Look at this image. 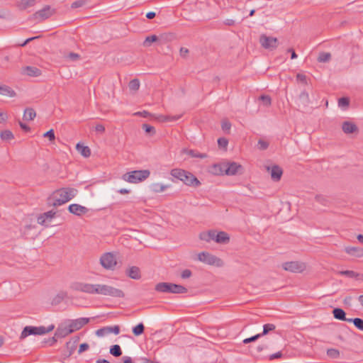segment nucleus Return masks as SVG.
I'll return each mask as SVG.
<instances>
[{"label": "nucleus", "instance_id": "nucleus-9", "mask_svg": "<svg viewBox=\"0 0 363 363\" xmlns=\"http://www.w3.org/2000/svg\"><path fill=\"white\" fill-rule=\"evenodd\" d=\"M72 289L74 291L86 293L89 294H94L95 284L85 283V282H76L72 284Z\"/></svg>", "mask_w": 363, "mask_h": 363}, {"label": "nucleus", "instance_id": "nucleus-11", "mask_svg": "<svg viewBox=\"0 0 363 363\" xmlns=\"http://www.w3.org/2000/svg\"><path fill=\"white\" fill-rule=\"evenodd\" d=\"M181 181L188 186H199L201 184L199 180L193 174L187 171L183 178H181Z\"/></svg>", "mask_w": 363, "mask_h": 363}, {"label": "nucleus", "instance_id": "nucleus-29", "mask_svg": "<svg viewBox=\"0 0 363 363\" xmlns=\"http://www.w3.org/2000/svg\"><path fill=\"white\" fill-rule=\"evenodd\" d=\"M182 117V115H176V116H159L157 118L162 122L165 121H175L179 120Z\"/></svg>", "mask_w": 363, "mask_h": 363}, {"label": "nucleus", "instance_id": "nucleus-33", "mask_svg": "<svg viewBox=\"0 0 363 363\" xmlns=\"http://www.w3.org/2000/svg\"><path fill=\"white\" fill-rule=\"evenodd\" d=\"M35 111L33 108H28L24 111L23 118L31 121L35 118Z\"/></svg>", "mask_w": 363, "mask_h": 363}, {"label": "nucleus", "instance_id": "nucleus-59", "mask_svg": "<svg viewBox=\"0 0 363 363\" xmlns=\"http://www.w3.org/2000/svg\"><path fill=\"white\" fill-rule=\"evenodd\" d=\"M89 346L87 343H82L79 345L78 352L80 354L89 349Z\"/></svg>", "mask_w": 363, "mask_h": 363}, {"label": "nucleus", "instance_id": "nucleus-39", "mask_svg": "<svg viewBox=\"0 0 363 363\" xmlns=\"http://www.w3.org/2000/svg\"><path fill=\"white\" fill-rule=\"evenodd\" d=\"M130 90L136 91L140 88V81L138 79H132L128 84Z\"/></svg>", "mask_w": 363, "mask_h": 363}, {"label": "nucleus", "instance_id": "nucleus-2", "mask_svg": "<svg viewBox=\"0 0 363 363\" xmlns=\"http://www.w3.org/2000/svg\"><path fill=\"white\" fill-rule=\"evenodd\" d=\"M94 294L115 298H122L124 296V293L121 289L107 284H95Z\"/></svg>", "mask_w": 363, "mask_h": 363}, {"label": "nucleus", "instance_id": "nucleus-12", "mask_svg": "<svg viewBox=\"0 0 363 363\" xmlns=\"http://www.w3.org/2000/svg\"><path fill=\"white\" fill-rule=\"evenodd\" d=\"M72 333V330L69 328V325L66 321L63 324H61L58 326L55 331V336L57 337L62 338Z\"/></svg>", "mask_w": 363, "mask_h": 363}, {"label": "nucleus", "instance_id": "nucleus-62", "mask_svg": "<svg viewBox=\"0 0 363 363\" xmlns=\"http://www.w3.org/2000/svg\"><path fill=\"white\" fill-rule=\"evenodd\" d=\"M296 79L298 81L303 82L304 84L306 83V77L304 74H297Z\"/></svg>", "mask_w": 363, "mask_h": 363}, {"label": "nucleus", "instance_id": "nucleus-50", "mask_svg": "<svg viewBox=\"0 0 363 363\" xmlns=\"http://www.w3.org/2000/svg\"><path fill=\"white\" fill-rule=\"evenodd\" d=\"M210 234L208 233V232H203V233H201L200 235H199V238L202 240H204V241H206V242H210L211 240H210Z\"/></svg>", "mask_w": 363, "mask_h": 363}, {"label": "nucleus", "instance_id": "nucleus-17", "mask_svg": "<svg viewBox=\"0 0 363 363\" xmlns=\"http://www.w3.org/2000/svg\"><path fill=\"white\" fill-rule=\"evenodd\" d=\"M342 128L343 132L346 134L353 133L357 131V125L349 121H345L342 123Z\"/></svg>", "mask_w": 363, "mask_h": 363}, {"label": "nucleus", "instance_id": "nucleus-21", "mask_svg": "<svg viewBox=\"0 0 363 363\" xmlns=\"http://www.w3.org/2000/svg\"><path fill=\"white\" fill-rule=\"evenodd\" d=\"M215 238L216 242L220 244H226L230 241L228 234L224 231L218 232Z\"/></svg>", "mask_w": 363, "mask_h": 363}, {"label": "nucleus", "instance_id": "nucleus-22", "mask_svg": "<svg viewBox=\"0 0 363 363\" xmlns=\"http://www.w3.org/2000/svg\"><path fill=\"white\" fill-rule=\"evenodd\" d=\"M333 316L335 319L346 321L349 318H346V313L345 312L340 308H335L333 311Z\"/></svg>", "mask_w": 363, "mask_h": 363}, {"label": "nucleus", "instance_id": "nucleus-47", "mask_svg": "<svg viewBox=\"0 0 363 363\" xmlns=\"http://www.w3.org/2000/svg\"><path fill=\"white\" fill-rule=\"evenodd\" d=\"M350 101L347 98L342 97L338 100V105L340 107H347L349 106Z\"/></svg>", "mask_w": 363, "mask_h": 363}, {"label": "nucleus", "instance_id": "nucleus-45", "mask_svg": "<svg viewBox=\"0 0 363 363\" xmlns=\"http://www.w3.org/2000/svg\"><path fill=\"white\" fill-rule=\"evenodd\" d=\"M259 100H261L263 102L264 105L266 106H269L271 105V103H272L271 98H270V96H269L267 95H262L259 97Z\"/></svg>", "mask_w": 363, "mask_h": 363}, {"label": "nucleus", "instance_id": "nucleus-8", "mask_svg": "<svg viewBox=\"0 0 363 363\" xmlns=\"http://www.w3.org/2000/svg\"><path fill=\"white\" fill-rule=\"evenodd\" d=\"M259 43L262 46L267 50H273L278 46V40L277 38L262 35L259 38Z\"/></svg>", "mask_w": 363, "mask_h": 363}, {"label": "nucleus", "instance_id": "nucleus-24", "mask_svg": "<svg viewBox=\"0 0 363 363\" xmlns=\"http://www.w3.org/2000/svg\"><path fill=\"white\" fill-rule=\"evenodd\" d=\"M0 94L10 97H13L16 96L15 91L9 86L6 85L0 86Z\"/></svg>", "mask_w": 363, "mask_h": 363}, {"label": "nucleus", "instance_id": "nucleus-56", "mask_svg": "<svg viewBox=\"0 0 363 363\" xmlns=\"http://www.w3.org/2000/svg\"><path fill=\"white\" fill-rule=\"evenodd\" d=\"M58 338L59 337H57L55 335L50 338H47V345L50 346L53 345L57 341Z\"/></svg>", "mask_w": 363, "mask_h": 363}, {"label": "nucleus", "instance_id": "nucleus-57", "mask_svg": "<svg viewBox=\"0 0 363 363\" xmlns=\"http://www.w3.org/2000/svg\"><path fill=\"white\" fill-rule=\"evenodd\" d=\"M39 38H40V36H35V37L29 38L26 39L23 43H18V45L23 47V46L26 45L28 43H30L35 39H38Z\"/></svg>", "mask_w": 363, "mask_h": 363}, {"label": "nucleus", "instance_id": "nucleus-16", "mask_svg": "<svg viewBox=\"0 0 363 363\" xmlns=\"http://www.w3.org/2000/svg\"><path fill=\"white\" fill-rule=\"evenodd\" d=\"M345 251L348 255L355 257H363V248L359 247H346L345 248Z\"/></svg>", "mask_w": 363, "mask_h": 363}, {"label": "nucleus", "instance_id": "nucleus-53", "mask_svg": "<svg viewBox=\"0 0 363 363\" xmlns=\"http://www.w3.org/2000/svg\"><path fill=\"white\" fill-rule=\"evenodd\" d=\"M94 128L95 131L99 134H103L105 132V127L102 124H97Z\"/></svg>", "mask_w": 363, "mask_h": 363}, {"label": "nucleus", "instance_id": "nucleus-54", "mask_svg": "<svg viewBox=\"0 0 363 363\" xmlns=\"http://www.w3.org/2000/svg\"><path fill=\"white\" fill-rule=\"evenodd\" d=\"M191 274H192V273H191V270L184 269L181 274V277L182 279H188L191 276Z\"/></svg>", "mask_w": 363, "mask_h": 363}, {"label": "nucleus", "instance_id": "nucleus-49", "mask_svg": "<svg viewBox=\"0 0 363 363\" xmlns=\"http://www.w3.org/2000/svg\"><path fill=\"white\" fill-rule=\"evenodd\" d=\"M85 1L84 0H78L74 2H73L71 5V8L72 9H77L82 7L84 5Z\"/></svg>", "mask_w": 363, "mask_h": 363}, {"label": "nucleus", "instance_id": "nucleus-1", "mask_svg": "<svg viewBox=\"0 0 363 363\" xmlns=\"http://www.w3.org/2000/svg\"><path fill=\"white\" fill-rule=\"evenodd\" d=\"M77 190L74 188H62L55 191L48 199V204L53 206H61L76 196Z\"/></svg>", "mask_w": 363, "mask_h": 363}, {"label": "nucleus", "instance_id": "nucleus-43", "mask_svg": "<svg viewBox=\"0 0 363 363\" xmlns=\"http://www.w3.org/2000/svg\"><path fill=\"white\" fill-rule=\"evenodd\" d=\"M143 129L145 131L146 133L150 134L151 135L155 134V129L153 126L150 125L148 124H143Z\"/></svg>", "mask_w": 363, "mask_h": 363}, {"label": "nucleus", "instance_id": "nucleus-58", "mask_svg": "<svg viewBox=\"0 0 363 363\" xmlns=\"http://www.w3.org/2000/svg\"><path fill=\"white\" fill-rule=\"evenodd\" d=\"M47 138L49 139V140L52 141L55 140V133L53 129H50L47 131Z\"/></svg>", "mask_w": 363, "mask_h": 363}, {"label": "nucleus", "instance_id": "nucleus-13", "mask_svg": "<svg viewBox=\"0 0 363 363\" xmlns=\"http://www.w3.org/2000/svg\"><path fill=\"white\" fill-rule=\"evenodd\" d=\"M68 211L69 213L75 216H81L86 214L89 211V209L86 207L79 204L73 203L69 206Z\"/></svg>", "mask_w": 363, "mask_h": 363}, {"label": "nucleus", "instance_id": "nucleus-35", "mask_svg": "<svg viewBox=\"0 0 363 363\" xmlns=\"http://www.w3.org/2000/svg\"><path fill=\"white\" fill-rule=\"evenodd\" d=\"M110 353L114 357H120L122 354V351L118 345H114L110 348Z\"/></svg>", "mask_w": 363, "mask_h": 363}, {"label": "nucleus", "instance_id": "nucleus-41", "mask_svg": "<svg viewBox=\"0 0 363 363\" xmlns=\"http://www.w3.org/2000/svg\"><path fill=\"white\" fill-rule=\"evenodd\" d=\"M0 136L3 140H10L13 138L12 132L9 130L2 131L0 134Z\"/></svg>", "mask_w": 363, "mask_h": 363}, {"label": "nucleus", "instance_id": "nucleus-52", "mask_svg": "<svg viewBox=\"0 0 363 363\" xmlns=\"http://www.w3.org/2000/svg\"><path fill=\"white\" fill-rule=\"evenodd\" d=\"M339 273L340 274L345 275L350 277H354L356 275V273L354 271L350 270L341 271Z\"/></svg>", "mask_w": 363, "mask_h": 363}, {"label": "nucleus", "instance_id": "nucleus-26", "mask_svg": "<svg viewBox=\"0 0 363 363\" xmlns=\"http://www.w3.org/2000/svg\"><path fill=\"white\" fill-rule=\"evenodd\" d=\"M67 294L65 292L61 291L58 293L57 295L51 301V304L52 306H57L60 303L63 299L66 297Z\"/></svg>", "mask_w": 363, "mask_h": 363}, {"label": "nucleus", "instance_id": "nucleus-38", "mask_svg": "<svg viewBox=\"0 0 363 363\" xmlns=\"http://www.w3.org/2000/svg\"><path fill=\"white\" fill-rule=\"evenodd\" d=\"M35 2V0H21L18 6L21 9H26L30 6H33Z\"/></svg>", "mask_w": 363, "mask_h": 363}, {"label": "nucleus", "instance_id": "nucleus-36", "mask_svg": "<svg viewBox=\"0 0 363 363\" xmlns=\"http://www.w3.org/2000/svg\"><path fill=\"white\" fill-rule=\"evenodd\" d=\"M158 40V38L155 35L147 36L143 42L144 47H150L152 43H155Z\"/></svg>", "mask_w": 363, "mask_h": 363}, {"label": "nucleus", "instance_id": "nucleus-37", "mask_svg": "<svg viewBox=\"0 0 363 363\" xmlns=\"http://www.w3.org/2000/svg\"><path fill=\"white\" fill-rule=\"evenodd\" d=\"M145 326L140 323L133 328V333L135 336H139L144 333Z\"/></svg>", "mask_w": 363, "mask_h": 363}, {"label": "nucleus", "instance_id": "nucleus-5", "mask_svg": "<svg viewBox=\"0 0 363 363\" xmlns=\"http://www.w3.org/2000/svg\"><path fill=\"white\" fill-rule=\"evenodd\" d=\"M101 265L106 270H113L117 264L116 254L114 252H105L100 259Z\"/></svg>", "mask_w": 363, "mask_h": 363}, {"label": "nucleus", "instance_id": "nucleus-55", "mask_svg": "<svg viewBox=\"0 0 363 363\" xmlns=\"http://www.w3.org/2000/svg\"><path fill=\"white\" fill-rule=\"evenodd\" d=\"M269 146V144L268 143L264 141V140H259L258 141V147H259V149L260 150H265Z\"/></svg>", "mask_w": 363, "mask_h": 363}, {"label": "nucleus", "instance_id": "nucleus-48", "mask_svg": "<svg viewBox=\"0 0 363 363\" xmlns=\"http://www.w3.org/2000/svg\"><path fill=\"white\" fill-rule=\"evenodd\" d=\"M260 337V335L259 334H257L255 335H253L250 337H248V338H245V340H243L242 342L244 344H248L250 342H255L257 340H258Z\"/></svg>", "mask_w": 363, "mask_h": 363}, {"label": "nucleus", "instance_id": "nucleus-28", "mask_svg": "<svg viewBox=\"0 0 363 363\" xmlns=\"http://www.w3.org/2000/svg\"><path fill=\"white\" fill-rule=\"evenodd\" d=\"M298 100L300 101L299 106H306L310 101L308 94L306 91H302L298 96Z\"/></svg>", "mask_w": 363, "mask_h": 363}, {"label": "nucleus", "instance_id": "nucleus-3", "mask_svg": "<svg viewBox=\"0 0 363 363\" xmlns=\"http://www.w3.org/2000/svg\"><path fill=\"white\" fill-rule=\"evenodd\" d=\"M150 172L147 169L135 170L123 175L122 179L129 183L136 184L149 177Z\"/></svg>", "mask_w": 363, "mask_h": 363}, {"label": "nucleus", "instance_id": "nucleus-25", "mask_svg": "<svg viewBox=\"0 0 363 363\" xmlns=\"http://www.w3.org/2000/svg\"><path fill=\"white\" fill-rule=\"evenodd\" d=\"M187 292V289L182 285L172 284H171L172 294H185Z\"/></svg>", "mask_w": 363, "mask_h": 363}, {"label": "nucleus", "instance_id": "nucleus-51", "mask_svg": "<svg viewBox=\"0 0 363 363\" xmlns=\"http://www.w3.org/2000/svg\"><path fill=\"white\" fill-rule=\"evenodd\" d=\"M218 144L219 145V147H226L228 144V141L227 139L224 138H220L218 140Z\"/></svg>", "mask_w": 363, "mask_h": 363}, {"label": "nucleus", "instance_id": "nucleus-40", "mask_svg": "<svg viewBox=\"0 0 363 363\" xmlns=\"http://www.w3.org/2000/svg\"><path fill=\"white\" fill-rule=\"evenodd\" d=\"M331 58V55L329 52H320L318 57V61L320 62H327Z\"/></svg>", "mask_w": 363, "mask_h": 363}, {"label": "nucleus", "instance_id": "nucleus-30", "mask_svg": "<svg viewBox=\"0 0 363 363\" xmlns=\"http://www.w3.org/2000/svg\"><path fill=\"white\" fill-rule=\"evenodd\" d=\"M186 171L181 169H173L171 170V175L178 179L181 181V178H183L184 175L186 174Z\"/></svg>", "mask_w": 363, "mask_h": 363}, {"label": "nucleus", "instance_id": "nucleus-63", "mask_svg": "<svg viewBox=\"0 0 363 363\" xmlns=\"http://www.w3.org/2000/svg\"><path fill=\"white\" fill-rule=\"evenodd\" d=\"M96 335L98 336H104L106 333V327H104L103 328L99 329L96 332Z\"/></svg>", "mask_w": 363, "mask_h": 363}, {"label": "nucleus", "instance_id": "nucleus-64", "mask_svg": "<svg viewBox=\"0 0 363 363\" xmlns=\"http://www.w3.org/2000/svg\"><path fill=\"white\" fill-rule=\"evenodd\" d=\"M45 222V213L41 214L38 218V223L40 225H43Z\"/></svg>", "mask_w": 363, "mask_h": 363}, {"label": "nucleus", "instance_id": "nucleus-34", "mask_svg": "<svg viewBox=\"0 0 363 363\" xmlns=\"http://www.w3.org/2000/svg\"><path fill=\"white\" fill-rule=\"evenodd\" d=\"M275 328H276V326L274 324H271V323L265 324L263 326V331H262V333H259V334L260 335V337H262V336L266 335L267 334H268L270 331L274 330Z\"/></svg>", "mask_w": 363, "mask_h": 363}, {"label": "nucleus", "instance_id": "nucleus-15", "mask_svg": "<svg viewBox=\"0 0 363 363\" xmlns=\"http://www.w3.org/2000/svg\"><path fill=\"white\" fill-rule=\"evenodd\" d=\"M242 169V166L236 162L228 163L225 165V172L227 175H235Z\"/></svg>", "mask_w": 363, "mask_h": 363}, {"label": "nucleus", "instance_id": "nucleus-4", "mask_svg": "<svg viewBox=\"0 0 363 363\" xmlns=\"http://www.w3.org/2000/svg\"><path fill=\"white\" fill-rule=\"evenodd\" d=\"M198 259L206 264L213 265L218 267H223L224 264L223 261L221 259L208 252H201L199 253Z\"/></svg>", "mask_w": 363, "mask_h": 363}, {"label": "nucleus", "instance_id": "nucleus-31", "mask_svg": "<svg viewBox=\"0 0 363 363\" xmlns=\"http://www.w3.org/2000/svg\"><path fill=\"white\" fill-rule=\"evenodd\" d=\"M348 323H353L354 326L360 330H363V319L359 318H350L347 320Z\"/></svg>", "mask_w": 363, "mask_h": 363}, {"label": "nucleus", "instance_id": "nucleus-18", "mask_svg": "<svg viewBox=\"0 0 363 363\" xmlns=\"http://www.w3.org/2000/svg\"><path fill=\"white\" fill-rule=\"evenodd\" d=\"M23 72L30 77H38L42 74L40 69L31 66L26 67L23 69Z\"/></svg>", "mask_w": 363, "mask_h": 363}, {"label": "nucleus", "instance_id": "nucleus-20", "mask_svg": "<svg viewBox=\"0 0 363 363\" xmlns=\"http://www.w3.org/2000/svg\"><path fill=\"white\" fill-rule=\"evenodd\" d=\"M126 274L130 278L133 279H139L141 277L140 269L135 266L130 267L127 270Z\"/></svg>", "mask_w": 363, "mask_h": 363}, {"label": "nucleus", "instance_id": "nucleus-61", "mask_svg": "<svg viewBox=\"0 0 363 363\" xmlns=\"http://www.w3.org/2000/svg\"><path fill=\"white\" fill-rule=\"evenodd\" d=\"M281 357H282L281 352H277L276 353H274V354H271L269 356V359L270 360H273V359H275L281 358Z\"/></svg>", "mask_w": 363, "mask_h": 363}, {"label": "nucleus", "instance_id": "nucleus-10", "mask_svg": "<svg viewBox=\"0 0 363 363\" xmlns=\"http://www.w3.org/2000/svg\"><path fill=\"white\" fill-rule=\"evenodd\" d=\"M89 320L90 319L88 318H79L74 320H68L67 322L69 325V328H71L74 333L86 325L89 322Z\"/></svg>", "mask_w": 363, "mask_h": 363}, {"label": "nucleus", "instance_id": "nucleus-19", "mask_svg": "<svg viewBox=\"0 0 363 363\" xmlns=\"http://www.w3.org/2000/svg\"><path fill=\"white\" fill-rule=\"evenodd\" d=\"M172 283L160 282L156 284L155 289L158 292L171 293Z\"/></svg>", "mask_w": 363, "mask_h": 363}, {"label": "nucleus", "instance_id": "nucleus-60", "mask_svg": "<svg viewBox=\"0 0 363 363\" xmlns=\"http://www.w3.org/2000/svg\"><path fill=\"white\" fill-rule=\"evenodd\" d=\"M135 116H142V117H147V116H150L151 114L147 111H138V112H136L134 113Z\"/></svg>", "mask_w": 363, "mask_h": 363}, {"label": "nucleus", "instance_id": "nucleus-6", "mask_svg": "<svg viewBox=\"0 0 363 363\" xmlns=\"http://www.w3.org/2000/svg\"><path fill=\"white\" fill-rule=\"evenodd\" d=\"M282 268L292 273H301L306 269V264L300 261L286 262L282 264Z\"/></svg>", "mask_w": 363, "mask_h": 363}, {"label": "nucleus", "instance_id": "nucleus-42", "mask_svg": "<svg viewBox=\"0 0 363 363\" xmlns=\"http://www.w3.org/2000/svg\"><path fill=\"white\" fill-rule=\"evenodd\" d=\"M327 355L333 359H337L340 357V351L337 349L330 348L327 350Z\"/></svg>", "mask_w": 363, "mask_h": 363}, {"label": "nucleus", "instance_id": "nucleus-23", "mask_svg": "<svg viewBox=\"0 0 363 363\" xmlns=\"http://www.w3.org/2000/svg\"><path fill=\"white\" fill-rule=\"evenodd\" d=\"M76 149L84 157H89L91 155V150L88 146L77 143Z\"/></svg>", "mask_w": 363, "mask_h": 363}, {"label": "nucleus", "instance_id": "nucleus-7", "mask_svg": "<svg viewBox=\"0 0 363 363\" xmlns=\"http://www.w3.org/2000/svg\"><path fill=\"white\" fill-rule=\"evenodd\" d=\"M45 334V326H40V327H35V326H26L23 331L21 332V334L20 335L21 339H25L29 335H43Z\"/></svg>", "mask_w": 363, "mask_h": 363}, {"label": "nucleus", "instance_id": "nucleus-27", "mask_svg": "<svg viewBox=\"0 0 363 363\" xmlns=\"http://www.w3.org/2000/svg\"><path fill=\"white\" fill-rule=\"evenodd\" d=\"M169 185H165L160 183H154L151 185V189L154 192L160 193L166 190Z\"/></svg>", "mask_w": 363, "mask_h": 363}, {"label": "nucleus", "instance_id": "nucleus-44", "mask_svg": "<svg viewBox=\"0 0 363 363\" xmlns=\"http://www.w3.org/2000/svg\"><path fill=\"white\" fill-rule=\"evenodd\" d=\"M114 333L118 335L120 333V328L118 325L106 327V333Z\"/></svg>", "mask_w": 363, "mask_h": 363}, {"label": "nucleus", "instance_id": "nucleus-32", "mask_svg": "<svg viewBox=\"0 0 363 363\" xmlns=\"http://www.w3.org/2000/svg\"><path fill=\"white\" fill-rule=\"evenodd\" d=\"M186 154L191 156V157L201 158L204 159L207 157V155L205 153H200L194 150H188L186 151Z\"/></svg>", "mask_w": 363, "mask_h": 363}, {"label": "nucleus", "instance_id": "nucleus-46", "mask_svg": "<svg viewBox=\"0 0 363 363\" xmlns=\"http://www.w3.org/2000/svg\"><path fill=\"white\" fill-rule=\"evenodd\" d=\"M221 128L223 131L229 133L231 128V123L228 121H224L222 122Z\"/></svg>", "mask_w": 363, "mask_h": 363}, {"label": "nucleus", "instance_id": "nucleus-14", "mask_svg": "<svg viewBox=\"0 0 363 363\" xmlns=\"http://www.w3.org/2000/svg\"><path fill=\"white\" fill-rule=\"evenodd\" d=\"M267 169L273 181L278 182L281 179L283 171L280 167L278 165H273L272 167H267Z\"/></svg>", "mask_w": 363, "mask_h": 363}]
</instances>
